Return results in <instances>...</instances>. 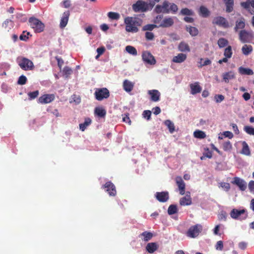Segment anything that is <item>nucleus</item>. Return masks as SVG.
Masks as SVG:
<instances>
[{
  "label": "nucleus",
  "instance_id": "nucleus-61",
  "mask_svg": "<svg viewBox=\"0 0 254 254\" xmlns=\"http://www.w3.org/2000/svg\"><path fill=\"white\" fill-rule=\"evenodd\" d=\"M248 187L250 191L254 193V181H251L249 182Z\"/></svg>",
  "mask_w": 254,
  "mask_h": 254
},
{
  "label": "nucleus",
  "instance_id": "nucleus-6",
  "mask_svg": "<svg viewBox=\"0 0 254 254\" xmlns=\"http://www.w3.org/2000/svg\"><path fill=\"white\" fill-rule=\"evenodd\" d=\"M231 217L234 219H240V220H245L247 218L248 215L246 214V211L244 209L238 210L233 209L230 212Z\"/></svg>",
  "mask_w": 254,
  "mask_h": 254
},
{
  "label": "nucleus",
  "instance_id": "nucleus-64",
  "mask_svg": "<svg viewBox=\"0 0 254 254\" xmlns=\"http://www.w3.org/2000/svg\"><path fill=\"white\" fill-rule=\"evenodd\" d=\"M163 18L162 15H157L154 20V22L155 23H159L161 21L162 19Z\"/></svg>",
  "mask_w": 254,
  "mask_h": 254
},
{
  "label": "nucleus",
  "instance_id": "nucleus-21",
  "mask_svg": "<svg viewBox=\"0 0 254 254\" xmlns=\"http://www.w3.org/2000/svg\"><path fill=\"white\" fill-rule=\"evenodd\" d=\"M245 19L242 17L236 21V25L234 27L235 31L237 32L239 29L244 30L243 29L245 27Z\"/></svg>",
  "mask_w": 254,
  "mask_h": 254
},
{
  "label": "nucleus",
  "instance_id": "nucleus-57",
  "mask_svg": "<svg viewBox=\"0 0 254 254\" xmlns=\"http://www.w3.org/2000/svg\"><path fill=\"white\" fill-rule=\"evenodd\" d=\"M123 121L124 122H125L126 123H128L129 125L130 124L131 121L129 118V114H126L124 115H123Z\"/></svg>",
  "mask_w": 254,
  "mask_h": 254
},
{
  "label": "nucleus",
  "instance_id": "nucleus-55",
  "mask_svg": "<svg viewBox=\"0 0 254 254\" xmlns=\"http://www.w3.org/2000/svg\"><path fill=\"white\" fill-rule=\"evenodd\" d=\"M145 37L147 40H152L154 38V35L152 32H146L145 34Z\"/></svg>",
  "mask_w": 254,
  "mask_h": 254
},
{
  "label": "nucleus",
  "instance_id": "nucleus-4",
  "mask_svg": "<svg viewBox=\"0 0 254 254\" xmlns=\"http://www.w3.org/2000/svg\"><path fill=\"white\" fill-rule=\"evenodd\" d=\"M95 99L98 101H102L107 99L110 96V92L106 88H96L94 92Z\"/></svg>",
  "mask_w": 254,
  "mask_h": 254
},
{
  "label": "nucleus",
  "instance_id": "nucleus-2",
  "mask_svg": "<svg viewBox=\"0 0 254 254\" xmlns=\"http://www.w3.org/2000/svg\"><path fill=\"white\" fill-rule=\"evenodd\" d=\"M18 65L21 69L24 70H31L34 68L33 63L29 59L20 57L17 59Z\"/></svg>",
  "mask_w": 254,
  "mask_h": 254
},
{
  "label": "nucleus",
  "instance_id": "nucleus-26",
  "mask_svg": "<svg viewBox=\"0 0 254 254\" xmlns=\"http://www.w3.org/2000/svg\"><path fill=\"white\" fill-rule=\"evenodd\" d=\"M94 113L99 117L104 118L106 115V111L103 107H96L94 110Z\"/></svg>",
  "mask_w": 254,
  "mask_h": 254
},
{
  "label": "nucleus",
  "instance_id": "nucleus-51",
  "mask_svg": "<svg viewBox=\"0 0 254 254\" xmlns=\"http://www.w3.org/2000/svg\"><path fill=\"white\" fill-rule=\"evenodd\" d=\"M27 81V78L24 75H21L18 80L17 83L19 85H24L26 84Z\"/></svg>",
  "mask_w": 254,
  "mask_h": 254
},
{
  "label": "nucleus",
  "instance_id": "nucleus-40",
  "mask_svg": "<svg viewBox=\"0 0 254 254\" xmlns=\"http://www.w3.org/2000/svg\"><path fill=\"white\" fill-rule=\"evenodd\" d=\"M217 44L219 48H224L228 44V41L224 38H221L218 40Z\"/></svg>",
  "mask_w": 254,
  "mask_h": 254
},
{
  "label": "nucleus",
  "instance_id": "nucleus-36",
  "mask_svg": "<svg viewBox=\"0 0 254 254\" xmlns=\"http://www.w3.org/2000/svg\"><path fill=\"white\" fill-rule=\"evenodd\" d=\"M164 124L168 127L170 133H172L174 132L175 126L172 122L168 120L165 121Z\"/></svg>",
  "mask_w": 254,
  "mask_h": 254
},
{
  "label": "nucleus",
  "instance_id": "nucleus-39",
  "mask_svg": "<svg viewBox=\"0 0 254 254\" xmlns=\"http://www.w3.org/2000/svg\"><path fill=\"white\" fill-rule=\"evenodd\" d=\"M126 50L127 52L133 56H136L137 55V52L136 49L131 46H127L126 47Z\"/></svg>",
  "mask_w": 254,
  "mask_h": 254
},
{
  "label": "nucleus",
  "instance_id": "nucleus-18",
  "mask_svg": "<svg viewBox=\"0 0 254 254\" xmlns=\"http://www.w3.org/2000/svg\"><path fill=\"white\" fill-rule=\"evenodd\" d=\"M176 184L178 187L180 193L183 195L185 193V183L181 177H177L176 179Z\"/></svg>",
  "mask_w": 254,
  "mask_h": 254
},
{
  "label": "nucleus",
  "instance_id": "nucleus-47",
  "mask_svg": "<svg viewBox=\"0 0 254 254\" xmlns=\"http://www.w3.org/2000/svg\"><path fill=\"white\" fill-rule=\"evenodd\" d=\"M39 91L36 90L33 92H29L28 96L29 100H33L36 98L39 95Z\"/></svg>",
  "mask_w": 254,
  "mask_h": 254
},
{
  "label": "nucleus",
  "instance_id": "nucleus-8",
  "mask_svg": "<svg viewBox=\"0 0 254 254\" xmlns=\"http://www.w3.org/2000/svg\"><path fill=\"white\" fill-rule=\"evenodd\" d=\"M170 3L167 0H164L162 5L157 4L155 8V11L157 13L161 12L164 13H170L169 7Z\"/></svg>",
  "mask_w": 254,
  "mask_h": 254
},
{
  "label": "nucleus",
  "instance_id": "nucleus-50",
  "mask_svg": "<svg viewBox=\"0 0 254 254\" xmlns=\"http://www.w3.org/2000/svg\"><path fill=\"white\" fill-rule=\"evenodd\" d=\"M151 112L150 110H145L143 111L142 116L143 117L147 120H150L151 118Z\"/></svg>",
  "mask_w": 254,
  "mask_h": 254
},
{
  "label": "nucleus",
  "instance_id": "nucleus-48",
  "mask_svg": "<svg viewBox=\"0 0 254 254\" xmlns=\"http://www.w3.org/2000/svg\"><path fill=\"white\" fill-rule=\"evenodd\" d=\"M157 27V25L155 24H146L143 27L144 31H152L154 28Z\"/></svg>",
  "mask_w": 254,
  "mask_h": 254
},
{
  "label": "nucleus",
  "instance_id": "nucleus-32",
  "mask_svg": "<svg viewBox=\"0 0 254 254\" xmlns=\"http://www.w3.org/2000/svg\"><path fill=\"white\" fill-rule=\"evenodd\" d=\"M253 50V47L251 45H245L242 48V51L244 55L248 56L251 54Z\"/></svg>",
  "mask_w": 254,
  "mask_h": 254
},
{
  "label": "nucleus",
  "instance_id": "nucleus-3",
  "mask_svg": "<svg viewBox=\"0 0 254 254\" xmlns=\"http://www.w3.org/2000/svg\"><path fill=\"white\" fill-rule=\"evenodd\" d=\"M28 21L30 27L35 32L40 33L43 31L45 25L41 21L35 17H30Z\"/></svg>",
  "mask_w": 254,
  "mask_h": 254
},
{
  "label": "nucleus",
  "instance_id": "nucleus-12",
  "mask_svg": "<svg viewBox=\"0 0 254 254\" xmlns=\"http://www.w3.org/2000/svg\"><path fill=\"white\" fill-rule=\"evenodd\" d=\"M213 24L222 27L224 28L229 27V22L226 19L222 16H217L215 17L212 21Z\"/></svg>",
  "mask_w": 254,
  "mask_h": 254
},
{
  "label": "nucleus",
  "instance_id": "nucleus-7",
  "mask_svg": "<svg viewBox=\"0 0 254 254\" xmlns=\"http://www.w3.org/2000/svg\"><path fill=\"white\" fill-rule=\"evenodd\" d=\"M147 6V2L139 0L132 5V9L135 12H144L148 10Z\"/></svg>",
  "mask_w": 254,
  "mask_h": 254
},
{
  "label": "nucleus",
  "instance_id": "nucleus-31",
  "mask_svg": "<svg viewBox=\"0 0 254 254\" xmlns=\"http://www.w3.org/2000/svg\"><path fill=\"white\" fill-rule=\"evenodd\" d=\"M239 72L242 75H253L254 74V72L251 69L242 66L239 68Z\"/></svg>",
  "mask_w": 254,
  "mask_h": 254
},
{
  "label": "nucleus",
  "instance_id": "nucleus-16",
  "mask_svg": "<svg viewBox=\"0 0 254 254\" xmlns=\"http://www.w3.org/2000/svg\"><path fill=\"white\" fill-rule=\"evenodd\" d=\"M69 16L70 12L69 10L64 12L60 20V27L61 28L63 29L66 26Z\"/></svg>",
  "mask_w": 254,
  "mask_h": 254
},
{
  "label": "nucleus",
  "instance_id": "nucleus-37",
  "mask_svg": "<svg viewBox=\"0 0 254 254\" xmlns=\"http://www.w3.org/2000/svg\"><path fill=\"white\" fill-rule=\"evenodd\" d=\"M187 31L189 32L192 36H195L198 33V29L196 27L192 26L187 27Z\"/></svg>",
  "mask_w": 254,
  "mask_h": 254
},
{
  "label": "nucleus",
  "instance_id": "nucleus-34",
  "mask_svg": "<svg viewBox=\"0 0 254 254\" xmlns=\"http://www.w3.org/2000/svg\"><path fill=\"white\" fill-rule=\"evenodd\" d=\"M91 123V120L90 118H86L83 123L79 124L80 129L83 131L86 127L89 126Z\"/></svg>",
  "mask_w": 254,
  "mask_h": 254
},
{
  "label": "nucleus",
  "instance_id": "nucleus-13",
  "mask_svg": "<svg viewBox=\"0 0 254 254\" xmlns=\"http://www.w3.org/2000/svg\"><path fill=\"white\" fill-rule=\"evenodd\" d=\"M55 96L54 94H44L39 98L38 102L39 103H41L42 104H48L54 101L55 100Z\"/></svg>",
  "mask_w": 254,
  "mask_h": 254
},
{
  "label": "nucleus",
  "instance_id": "nucleus-59",
  "mask_svg": "<svg viewBox=\"0 0 254 254\" xmlns=\"http://www.w3.org/2000/svg\"><path fill=\"white\" fill-rule=\"evenodd\" d=\"M205 150V152L203 153V155H205V156H206V158H211L212 157V152L210 151L208 148H207Z\"/></svg>",
  "mask_w": 254,
  "mask_h": 254
},
{
  "label": "nucleus",
  "instance_id": "nucleus-11",
  "mask_svg": "<svg viewBox=\"0 0 254 254\" xmlns=\"http://www.w3.org/2000/svg\"><path fill=\"white\" fill-rule=\"evenodd\" d=\"M202 227L200 225L196 224L195 225L190 227L188 232V236L190 238H195L197 236L199 233L200 232Z\"/></svg>",
  "mask_w": 254,
  "mask_h": 254
},
{
  "label": "nucleus",
  "instance_id": "nucleus-22",
  "mask_svg": "<svg viewBox=\"0 0 254 254\" xmlns=\"http://www.w3.org/2000/svg\"><path fill=\"white\" fill-rule=\"evenodd\" d=\"M134 87V83L126 79L123 82V88L127 92H130Z\"/></svg>",
  "mask_w": 254,
  "mask_h": 254
},
{
  "label": "nucleus",
  "instance_id": "nucleus-62",
  "mask_svg": "<svg viewBox=\"0 0 254 254\" xmlns=\"http://www.w3.org/2000/svg\"><path fill=\"white\" fill-rule=\"evenodd\" d=\"M56 59L57 61L58 66L59 67L60 69H61L62 65L64 64V61L62 58H59L58 57H56Z\"/></svg>",
  "mask_w": 254,
  "mask_h": 254
},
{
  "label": "nucleus",
  "instance_id": "nucleus-19",
  "mask_svg": "<svg viewBox=\"0 0 254 254\" xmlns=\"http://www.w3.org/2000/svg\"><path fill=\"white\" fill-rule=\"evenodd\" d=\"M190 93L192 95L200 93L202 90L201 87L199 85L198 82H195L194 83L190 84Z\"/></svg>",
  "mask_w": 254,
  "mask_h": 254
},
{
  "label": "nucleus",
  "instance_id": "nucleus-1",
  "mask_svg": "<svg viewBox=\"0 0 254 254\" xmlns=\"http://www.w3.org/2000/svg\"><path fill=\"white\" fill-rule=\"evenodd\" d=\"M126 30L127 32H136L138 31L137 26L139 25V22L135 18L127 17L125 19Z\"/></svg>",
  "mask_w": 254,
  "mask_h": 254
},
{
  "label": "nucleus",
  "instance_id": "nucleus-5",
  "mask_svg": "<svg viewBox=\"0 0 254 254\" xmlns=\"http://www.w3.org/2000/svg\"><path fill=\"white\" fill-rule=\"evenodd\" d=\"M253 37L252 31L241 30L239 33V40L243 43L250 42L253 40Z\"/></svg>",
  "mask_w": 254,
  "mask_h": 254
},
{
  "label": "nucleus",
  "instance_id": "nucleus-29",
  "mask_svg": "<svg viewBox=\"0 0 254 254\" xmlns=\"http://www.w3.org/2000/svg\"><path fill=\"white\" fill-rule=\"evenodd\" d=\"M235 77V73L232 71L223 74V79L226 83H228L229 80L234 79Z\"/></svg>",
  "mask_w": 254,
  "mask_h": 254
},
{
  "label": "nucleus",
  "instance_id": "nucleus-45",
  "mask_svg": "<svg viewBox=\"0 0 254 254\" xmlns=\"http://www.w3.org/2000/svg\"><path fill=\"white\" fill-rule=\"evenodd\" d=\"M222 147L224 151H230L232 149V146L230 141H228L223 143Z\"/></svg>",
  "mask_w": 254,
  "mask_h": 254
},
{
  "label": "nucleus",
  "instance_id": "nucleus-53",
  "mask_svg": "<svg viewBox=\"0 0 254 254\" xmlns=\"http://www.w3.org/2000/svg\"><path fill=\"white\" fill-rule=\"evenodd\" d=\"M251 5V0H247L245 2H242L241 3V5L245 9L248 10L250 8V5Z\"/></svg>",
  "mask_w": 254,
  "mask_h": 254
},
{
  "label": "nucleus",
  "instance_id": "nucleus-44",
  "mask_svg": "<svg viewBox=\"0 0 254 254\" xmlns=\"http://www.w3.org/2000/svg\"><path fill=\"white\" fill-rule=\"evenodd\" d=\"M108 16L109 18L113 20H118L120 18V14L117 12H109Z\"/></svg>",
  "mask_w": 254,
  "mask_h": 254
},
{
  "label": "nucleus",
  "instance_id": "nucleus-30",
  "mask_svg": "<svg viewBox=\"0 0 254 254\" xmlns=\"http://www.w3.org/2000/svg\"><path fill=\"white\" fill-rule=\"evenodd\" d=\"M178 49L182 52H190V48L189 45L184 42H181L178 46Z\"/></svg>",
  "mask_w": 254,
  "mask_h": 254
},
{
  "label": "nucleus",
  "instance_id": "nucleus-42",
  "mask_svg": "<svg viewBox=\"0 0 254 254\" xmlns=\"http://www.w3.org/2000/svg\"><path fill=\"white\" fill-rule=\"evenodd\" d=\"M178 211V208L176 205L171 204L168 209V213L169 215H173L176 213Z\"/></svg>",
  "mask_w": 254,
  "mask_h": 254
},
{
  "label": "nucleus",
  "instance_id": "nucleus-20",
  "mask_svg": "<svg viewBox=\"0 0 254 254\" xmlns=\"http://www.w3.org/2000/svg\"><path fill=\"white\" fill-rule=\"evenodd\" d=\"M174 20L171 17H167L164 18L159 25L161 27H169L172 26L174 24Z\"/></svg>",
  "mask_w": 254,
  "mask_h": 254
},
{
  "label": "nucleus",
  "instance_id": "nucleus-33",
  "mask_svg": "<svg viewBox=\"0 0 254 254\" xmlns=\"http://www.w3.org/2000/svg\"><path fill=\"white\" fill-rule=\"evenodd\" d=\"M199 14L203 17H207L210 14L209 10L204 6H201L199 8Z\"/></svg>",
  "mask_w": 254,
  "mask_h": 254
},
{
  "label": "nucleus",
  "instance_id": "nucleus-63",
  "mask_svg": "<svg viewBox=\"0 0 254 254\" xmlns=\"http://www.w3.org/2000/svg\"><path fill=\"white\" fill-rule=\"evenodd\" d=\"M152 111L154 114L157 115L160 113L161 109L159 107H156L152 109Z\"/></svg>",
  "mask_w": 254,
  "mask_h": 254
},
{
  "label": "nucleus",
  "instance_id": "nucleus-58",
  "mask_svg": "<svg viewBox=\"0 0 254 254\" xmlns=\"http://www.w3.org/2000/svg\"><path fill=\"white\" fill-rule=\"evenodd\" d=\"M220 186L224 189L226 191H228L230 189V185L228 183H221Z\"/></svg>",
  "mask_w": 254,
  "mask_h": 254
},
{
  "label": "nucleus",
  "instance_id": "nucleus-49",
  "mask_svg": "<svg viewBox=\"0 0 254 254\" xmlns=\"http://www.w3.org/2000/svg\"><path fill=\"white\" fill-rule=\"evenodd\" d=\"M245 131L249 134L254 135V128L250 126H245Z\"/></svg>",
  "mask_w": 254,
  "mask_h": 254
},
{
  "label": "nucleus",
  "instance_id": "nucleus-14",
  "mask_svg": "<svg viewBox=\"0 0 254 254\" xmlns=\"http://www.w3.org/2000/svg\"><path fill=\"white\" fill-rule=\"evenodd\" d=\"M232 183L237 186L241 191H245L247 187V183L239 177H234Z\"/></svg>",
  "mask_w": 254,
  "mask_h": 254
},
{
  "label": "nucleus",
  "instance_id": "nucleus-27",
  "mask_svg": "<svg viewBox=\"0 0 254 254\" xmlns=\"http://www.w3.org/2000/svg\"><path fill=\"white\" fill-rule=\"evenodd\" d=\"M226 5V11L230 13L233 10L234 0H223Z\"/></svg>",
  "mask_w": 254,
  "mask_h": 254
},
{
  "label": "nucleus",
  "instance_id": "nucleus-10",
  "mask_svg": "<svg viewBox=\"0 0 254 254\" xmlns=\"http://www.w3.org/2000/svg\"><path fill=\"white\" fill-rule=\"evenodd\" d=\"M142 58L143 62L145 63L151 65H153L156 64V60L154 56L148 51L143 52Z\"/></svg>",
  "mask_w": 254,
  "mask_h": 254
},
{
  "label": "nucleus",
  "instance_id": "nucleus-52",
  "mask_svg": "<svg viewBox=\"0 0 254 254\" xmlns=\"http://www.w3.org/2000/svg\"><path fill=\"white\" fill-rule=\"evenodd\" d=\"M30 34L29 32H26L23 31L22 34L20 35L19 39L22 41H26L28 39V35Z\"/></svg>",
  "mask_w": 254,
  "mask_h": 254
},
{
  "label": "nucleus",
  "instance_id": "nucleus-43",
  "mask_svg": "<svg viewBox=\"0 0 254 254\" xmlns=\"http://www.w3.org/2000/svg\"><path fill=\"white\" fill-rule=\"evenodd\" d=\"M180 14L183 15L190 16L193 15V12L188 8H184L181 9Z\"/></svg>",
  "mask_w": 254,
  "mask_h": 254
},
{
  "label": "nucleus",
  "instance_id": "nucleus-38",
  "mask_svg": "<svg viewBox=\"0 0 254 254\" xmlns=\"http://www.w3.org/2000/svg\"><path fill=\"white\" fill-rule=\"evenodd\" d=\"M194 136L195 138L203 139L206 137L205 133L201 130H197L193 132Z\"/></svg>",
  "mask_w": 254,
  "mask_h": 254
},
{
  "label": "nucleus",
  "instance_id": "nucleus-35",
  "mask_svg": "<svg viewBox=\"0 0 254 254\" xmlns=\"http://www.w3.org/2000/svg\"><path fill=\"white\" fill-rule=\"evenodd\" d=\"M243 148L241 151V153L246 155H250L251 154V151L249 149V147L246 141L242 142Z\"/></svg>",
  "mask_w": 254,
  "mask_h": 254
},
{
  "label": "nucleus",
  "instance_id": "nucleus-46",
  "mask_svg": "<svg viewBox=\"0 0 254 254\" xmlns=\"http://www.w3.org/2000/svg\"><path fill=\"white\" fill-rule=\"evenodd\" d=\"M170 7H169V10H170V13L171 12L172 13H175L177 12L178 10V6L174 3H170Z\"/></svg>",
  "mask_w": 254,
  "mask_h": 254
},
{
  "label": "nucleus",
  "instance_id": "nucleus-25",
  "mask_svg": "<svg viewBox=\"0 0 254 254\" xmlns=\"http://www.w3.org/2000/svg\"><path fill=\"white\" fill-rule=\"evenodd\" d=\"M191 203V198L190 196L189 195H187L186 196L181 198L180 200V204L181 205H190Z\"/></svg>",
  "mask_w": 254,
  "mask_h": 254
},
{
  "label": "nucleus",
  "instance_id": "nucleus-54",
  "mask_svg": "<svg viewBox=\"0 0 254 254\" xmlns=\"http://www.w3.org/2000/svg\"><path fill=\"white\" fill-rule=\"evenodd\" d=\"M72 72V69L68 66H65L64 68L63 72L64 74H65L66 76V77H67L69 75L71 74Z\"/></svg>",
  "mask_w": 254,
  "mask_h": 254
},
{
  "label": "nucleus",
  "instance_id": "nucleus-41",
  "mask_svg": "<svg viewBox=\"0 0 254 254\" xmlns=\"http://www.w3.org/2000/svg\"><path fill=\"white\" fill-rule=\"evenodd\" d=\"M233 54L232 47L231 46H228L224 50V55L228 59L232 57Z\"/></svg>",
  "mask_w": 254,
  "mask_h": 254
},
{
  "label": "nucleus",
  "instance_id": "nucleus-23",
  "mask_svg": "<svg viewBox=\"0 0 254 254\" xmlns=\"http://www.w3.org/2000/svg\"><path fill=\"white\" fill-rule=\"evenodd\" d=\"M153 234L150 232L145 231L141 233L139 235V237L141 238L142 240L144 242H148L153 237Z\"/></svg>",
  "mask_w": 254,
  "mask_h": 254
},
{
  "label": "nucleus",
  "instance_id": "nucleus-24",
  "mask_svg": "<svg viewBox=\"0 0 254 254\" xmlns=\"http://www.w3.org/2000/svg\"><path fill=\"white\" fill-rule=\"evenodd\" d=\"M187 59V55L186 54L180 53L177 56L173 57L172 61L176 63H182L184 62Z\"/></svg>",
  "mask_w": 254,
  "mask_h": 254
},
{
  "label": "nucleus",
  "instance_id": "nucleus-60",
  "mask_svg": "<svg viewBox=\"0 0 254 254\" xmlns=\"http://www.w3.org/2000/svg\"><path fill=\"white\" fill-rule=\"evenodd\" d=\"M216 249L222 251L223 248V243L222 241H219L217 242L215 246Z\"/></svg>",
  "mask_w": 254,
  "mask_h": 254
},
{
  "label": "nucleus",
  "instance_id": "nucleus-9",
  "mask_svg": "<svg viewBox=\"0 0 254 254\" xmlns=\"http://www.w3.org/2000/svg\"><path fill=\"white\" fill-rule=\"evenodd\" d=\"M103 189H106V191L108 192L110 196H115L116 195L117 191L116 187L111 181L106 182L102 187Z\"/></svg>",
  "mask_w": 254,
  "mask_h": 254
},
{
  "label": "nucleus",
  "instance_id": "nucleus-56",
  "mask_svg": "<svg viewBox=\"0 0 254 254\" xmlns=\"http://www.w3.org/2000/svg\"><path fill=\"white\" fill-rule=\"evenodd\" d=\"M216 103H220L224 100V96L222 95H216L214 97Z\"/></svg>",
  "mask_w": 254,
  "mask_h": 254
},
{
  "label": "nucleus",
  "instance_id": "nucleus-17",
  "mask_svg": "<svg viewBox=\"0 0 254 254\" xmlns=\"http://www.w3.org/2000/svg\"><path fill=\"white\" fill-rule=\"evenodd\" d=\"M148 94L150 96V100L153 102H158L160 99V93L156 89L148 91Z\"/></svg>",
  "mask_w": 254,
  "mask_h": 254
},
{
  "label": "nucleus",
  "instance_id": "nucleus-15",
  "mask_svg": "<svg viewBox=\"0 0 254 254\" xmlns=\"http://www.w3.org/2000/svg\"><path fill=\"white\" fill-rule=\"evenodd\" d=\"M155 195L156 198L161 202H166L169 198L168 191L157 192Z\"/></svg>",
  "mask_w": 254,
  "mask_h": 254
},
{
  "label": "nucleus",
  "instance_id": "nucleus-28",
  "mask_svg": "<svg viewBox=\"0 0 254 254\" xmlns=\"http://www.w3.org/2000/svg\"><path fill=\"white\" fill-rule=\"evenodd\" d=\"M158 249V245L155 243H150L147 244L146 247V251L150 254L153 253Z\"/></svg>",
  "mask_w": 254,
  "mask_h": 254
}]
</instances>
